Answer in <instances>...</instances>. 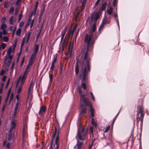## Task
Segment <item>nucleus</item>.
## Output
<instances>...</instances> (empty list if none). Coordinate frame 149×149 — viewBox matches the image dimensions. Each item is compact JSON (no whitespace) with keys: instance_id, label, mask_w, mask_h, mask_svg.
Listing matches in <instances>:
<instances>
[{"instance_id":"56","label":"nucleus","mask_w":149,"mask_h":149,"mask_svg":"<svg viewBox=\"0 0 149 149\" xmlns=\"http://www.w3.org/2000/svg\"><path fill=\"white\" fill-rule=\"evenodd\" d=\"M16 98L17 101H19V95H17L16 96Z\"/></svg>"},{"instance_id":"41","label":"nucleus","mask_w":149,"mask_h":149,"mask_svg":"<svg viewBox=\"0 0 149 149\" xmlns=\"http://www.w3.org/2000/svg\"><path fill=\"white\" fill-rule=\"evenodd\" d=\"M14 10V8L13 7H12L10 8L9 10V12L10 13H13Z\"/></svg>"},{"instance_id":"7","label":"nucleus","mask_w":149,"mask_h":149,"mask_svg":"<svg viewBox=\"0 0 149 149\" xmlns=\"http://www.w3.org/2000/svg\"><path fill=\"white\" fill-rule=\"evenodd\" d=\"M46 109V108L45 106L41 107L39 112V115L40 116H42V114L45 112Z\"/></svg>"},{"instance_id":"10","label":"nucleus","mask_w":149,"mask_h":149,"mask_svg":"<svg viewBox=\"0 0 149 149\" xmlns=\"http://www.w3.org/2000/svg\"><path fill=\"white\" fill-rule=\"evenodd\" d=\"M113 8L111 6H109L107 9V12L108 14L111 15L113 13Z\"/></svg>"},{"instance_id":"49","label":"nucleus","mask_w":149,"mask_h":149,"mask_svg":"<svg viewBox=\"0 0 149 149\" xmlns=\"http://www.w3.org/2000/svg\"><path fill=\"white\" fill-rule=\"evenodd\" d=\"M90 132L91 133H93V127H91L90 129Z\"/></svg>"},{"instance_id":"51","label":"nucleus","mask_w":149,"mask_h":149,"mask_svg":"<svg viewBox=\"0 0 149 149\" xmlns=\"http://www.w3.org/2000/svg\"><path fill=\"white\" fill-rule=\"evenodd\" d=\"M116 118V116L114 118L112 124L113 125Z\"/></svg>"},{"instance_id":"62","label":"nucleus","mask_w":149,"mask_h":149,"mask_svg":"<svg viewBox=\"0 0 149 149\" xmlns=\"http://www.w3.org/2000/svg\"><path fill=\"white\" fill-rule=\"evenodd\" d=\"M3 83L1 84V88H2H2L3 87Z\"/></svg>"},{"instance_id":"21","label":"nucleus","mask_w":149,"mask_h":149,"mask_svg":"<svg viewBox=\"0 0 149 149\" xmlns=\"http://www.w3.org/2000/svg\"><path fill=\"white\" fill-rule=\"evenodd\" d=\"M11 127L10 130V131L11 132L12 130L14 129L15 127V124L14 123V121H12L11 123Z\"/></svg>"},{"instance_id":"5","label":"nucleus","mask_w":149,"mask_h":149,"mask_svg":"<svg viewBox=\"0 0 149 149\" xmlns=\"http://www.w3.org/2000/svg\"><path fill=\"white\" fill-rule=\"evenodd\" d=\"M36 56V55L35 54H33L30 58L29 61L27 65L26 69V70H27V72H28V69L32 66L33 63L35 60V59Z\"/></svg>"},{"instance_id":"42","label":"nucleus","mask_w":149,"mask_h":149,"mask_svg":"<svg viewBox=\"0 0 149 149\" xmlns=\"http://www.w3.org/2000/svg\"><path fill=\"white\" fill-rule=\"evenodd\" d=\"M6 18L3 17L1 20V22L2 24H4L5 21H6Z\"/></svg>"},{"instance_id":"38","label":"nucleus","mask_w":149,"mask_h":149,"mask_svg":"<svg viewBox=\"0 0 149 149\" xmlns=\"http://www.w3.org/2000/svg\"><path fill=\"white\" fill-rule=\"evenodd\" d=\"M13 17L11 16L10 19V23L11 24L13 23Z\"/></svg>"},{"instance_id":"9","label":"nucleus","mask_w":149,"mask_h":149,"mask_svg":"<svg viewBox=\"0 0 149 149\" xmlns=\"http://www.w3.org/2000/svg\"><path fill=\"white\" fill-rule=\"evenodd\" d=\"M67 28L66 27H65L63 30L62 31L61 33V41L60 42L61 43L64 38V36L65 35V34L66 33V32Z\"/></svg>"},{"instance_id":"43","label":"nucleus","mask_w":149,"mask_h":149,"mask_svg":"<svg viewBox=\"0 0 149 149\" xmlns=\"http://www.w3.org/2000/svg\"><path fill=\"white\" fill-rule=\"evenodd\" d=\"M2 32V34L4 35H6L7 33V31L5 30H3V31Z\"/></svg>"},{"instance_id":"64","label":"nucleus","mask_w":149,"mask_h":149,"mask_svg":"<svg viewBox=\"0 0 149 149\" xmlns=\"http://www.w3.org/2000/svg\"><path fill=\"white\" fill-rule=\"evenodd\" d=\"M92 146H93V144H92L91 145H90L89 146V147L88 149H91L92 148Z\"/></svg>"},{"instance_id":"3","label":"nucleus","mask_w":149,"mask_h":149,"mask_svg":"<svg viewBox=\"0 0 149 149\" xmlns=\"http://www.w3.org/2000/svg\"><path fill=\"white\" fill-rule=\"evenodd\" d=\"M27 74V70H26L25 72L22 77H20L18 79L16 84V86H17L18 85L23 86L25 81Z\"/></svg>"},{"instance_id":"33","label":"nucleus","mask_w":149,"mask_h":149,"mask_svg":"<svg viewBox=\"0 0 149 149\" xmlns=\"http://www.w3.org/2000/svg\"><path fill=\"white\" fill-rule=\"evenodd\" d=\"M66 36H65V39H66ZM66 40L65 39L64 42H63V46H65V45H67L68 44V40H67V41H66L65 40Z\"/></svg>"},{"instance_id":"53","label":"nucleus","mask_w":149,"mask_h":149,"mask_svg":"<svg viewBox=\"0 0 149 149\" xmlns=\"http://www.w3.org/2000/svg\"><path fill=\"white\" fill-rule=\"evenodd\" d=\"M16 28L15 27L14 28V29H13V33L12 34V36H13V35L14 34L15 32V31H16Z\"/></svg>"},{"instance_id":"4","label":"nucleus","mask_w":149,"mask_h":149,"mask_svg":"<svg viewBox=\"0 0 149 149\" xmlns=\"http://www.w3.org/2000/svg\"><path fill=\"white\" fill-rule=\"evenodd\" d=\"M81 87L80 86L78 87V91L79 93L80 94V100L81 102H83L86 105H88L89 104V102L87 98L84 97L85 95L84 94H81L82 91L80 90Z\"/></svg>"},{"instance_id":"60","label":"nucleus","mask_w":149,"mask_h":149,"mask_svg":"<svg viewBox=\"0 0 149 149\" xmlns=\"http://www.w3.org/2000/svg\"><path fill=\"white\" fill-rule=\"evenodd\" d=\"M20 2H18V1L17 0L16 3V4L17 5H18L19 4V3Z\"/></svg>"},{"instance_id":"46","label":"nucleus","mask_w":149,"mask_h":149,"mask_svg":"<svg viewBox=\"0 0 149 149\" xmlns=\"http://www.w3.org/2000/svg\"><path fill=\"white\" fill-rule=\"evenodd\" d=\"M49 78L50 79V81H51L52 80L53 76L52 75L49 74Z\"/></svg>"},{"instance_id":"30","label":"nucleus","mask_w":149,"mask_h":149,"mask_svg":"<svg viewBox=\"0 0 149 149\" xmlns=\"http://www.w3.org/2000/svg\"><path fill=\"white\" fill-rule=\"evenodd\" d=\"M17 110H15L14 112V113L13 116V118L14 119H15L17 117Z\"/></svg>"},{"instance_id":"54","label":"nucleus","mask_w":149,"mask_h":149,"mask_svg":"<svg viewBox=\"0 0 149 149\" xmlns=\"http://www.w3.org/2000/svg\"><path fill=\"white\" fill-rule=\"evenodd\" d=\"M34 20L33 19V20L32 21V22L31 23V25H30V27L31 28H32V26H33V23L34 22Z\"/></svg>"},{"instance_id":"48","label":"nucleus","mask_w":149,"mask_h":149,"mask_svg":"<svg viewBox=\"0 0 149 149\" xmlns=\"http://www.w3.org/2000/svg\"><path fill=\"white\" fill-rule=\"evenodd\" d=\"M6 76H3L2 78V81H5V80H6Z\"/></svg>"},{"instance_id":"44","label":"nucleus","mask_w":149,"mask_h":149,"mask_svg":"<svg viewBox=\"0 0 149 149\" xmlns=\"http://www.w3.org/2000/svg\"><path fill=\"white\" fill-rule=\"evenodd\" d=\"M110 126H109L107 127L106 128L104 132H108V131L109 130V129H110Z\"/></svg>"},{"instance_id":"37","label":"nucleus","mask_w":149,"mask_h":149,"mask_svg":"<svg viewBox=\"0 0 149 149\" xmlns=\"http://www.w3.org/2000/svg\"><path fill=\"white\" fill-rule=\"evenodd\" d=\"M90 93L91 95L92 99L94 101H95V97H94V96L92 93V92H90Z\"/></svg>"},{"instance_id":"63","label":"nucleus","mask_w":149,"mask_h":149,"mask_svg":"<svg viewBox=\"0 0 149 149\" xmlns=\"http://www.w3.org/2000/svg\"><path fill=\"white\" fill-rule=\"evenodd\" d=\"M2 88H0V94H1L2 93Z\"/></svg>"},{"instance_id":"23","label":"nucleus","mask_w":149,"mask_h":149,"mask_svg":"<svg viewBox=\"0 0 149 149\" xmlns=\"http://www.w3.org/2000/svg\"><path fill=\"white\" fill-rule=\"evenodd\" d=\"M11 132L9 131L8 137V139L9 140H10L12 139L13 138V135L11 134Z\"/></svg>"},{"instance_id":"36","label":"nucleus","mask_w":149,"mask_h":149,"mask_svg":"<svg viewBox=\"0 0 149 149\" xmlns=\"http://www.w3.org/2000/svg\"><path fill=\"white\" fill-rule=\"evenodd\" d=\"M140 116L139 115L137 116L136 120L137 122V124L139 122L140 120Z\"/></svg>"},{"instance_id":"11","label":"nucleus","mask_w":149,"mask_h":149,"mask_svg":"<svg viewBox=\"0 0 149 149\" xmlns=\"http://www.w3.org/2000/svg\"><path fill=\"white\" fill-rule=\"evenodd\" d=\"M59 136L58 135L56 137V139L55 141V143L56 145L57 146L56 149H58L59 146Z\"/></svg>"},{"instance_id":"52","label":"nucleus","mask_w":149,"mask_h":149,"mask_svg":"<svg viewBox=\"0 0 149 149\" xmlns=\"http://www.w3.org/2000/svg\"><path fill=\"white\" fill-rule=\"evenodd\" d=\"M86 2H82V7H83V8L85 7Z\"/></svg>"},{"instance_id":"59","label":"nucleus","mask_w":149,"mask_h":149,"mask_svg":"<svg viewBox=\"0 0 149 149\" xmlns=\"http://www.w3.org/2000/svg\"><path fill=\"white\" fill-rule=\"evenodd\" d=\"M31 20L30 19H29V20L28 23H27L28 25H29V24H30V23L31 22Z\"/></svg>"},{"instance_id":"58","label":"nucleus","mask_w":149,"mask_h":149,"mask_svg":"<svg viewBox=\"0 0 149 149\" xmlns=\"http://www.w3.org/2000/svg\"><path fill=\"white\" fill-rule=\"evenodd\" d=\"M6 147L8 148H10V146H9V143H8L6 145Z\"/></svg>"},{"instance_id":"22","label":"nucleus","mask_w":149,"mask_h":149,"mask_svg":"<svg viewBox=\"0 0 149 149\" xmlns=\"http://www.w3.org/2000/svg\"><path fill=\"white\" fill-rule=\"evenodd\" d=\"M92 124L95 127H96L97 126V124L96 122L95 121V120L94 118H92L91 119Z\"/></svg>"},{"instance_id":"40","label":"nucleus","mask_w":149,"mask_h":149,"mask_svg":"<svg viewBox=\"0 0 149 149\" xmlns=\"http://www.w3.org/2000/svg\"><path fill=\"white\" fill-rule=\"evenodd\" d=\"M19 102L17 101V102L15 105V110H17V109L18 106L19 105Z\"/></svg>"},{"instance_id":"15","label":"nucleus","mask_w":149,"mask_h":149,"mask_svg":"<svg viewBox=\"0 0 149 149\" xmlns=\"http://www.w3.org/2000/svg\"><path fill=\"white\" fill-rule=\"evenodd\" d=\"M70 47L69 48V56L71 58L72 55V44H71L70 45Z\"/></svg>"},{"instance_id":"47","label":"nucleus","mask_w":149,"mask_h":149,"mask_svg":"<svg viewBox=\"0 0 149 149\" xmlns=\"http://www.w3.org/2000/svg\"><path fill=\"white\" fill-rule=\"evenodd\" d=\"M2 35V32L1 31H0V39L1 40H2L3 39Z\"/></svg>"},{"instance_id":"50","label":"nucleus","mask_w":149,"mask_h":149,"mask_svg":"<svg viewBox=\"0 0 149 149\" xmlns=\"http://www.w3.org/2000/svg\"><path fill=\"white\" fill-rule=\"evenodd\" d=\"M22 17V15L21 14H19V18H18V21L19 22L21 18V17Z\"/></svg>"},{"instance_id":"20","label":"nucleus","mask_w":149,"mask_h":149,"mask_svg":"<svg viewBox=\"0 0 149 149\" xmlns=\"http://www.w3.org/2000/svg\"><path fill=\"white\" fill-rule=\"evenodd\" d=\"M78 60H77L76 63V66L75 68V72L77 74H78L79 73V67L78 65Z\"/></svg>"},{"instance_id":"29","label":"nucleus","mask_w":149,"mask_h":149,"mask_svg":"<svg viewBox=\"0 0 149 149\" xmlns=\"http://www.w3.org/2000/svg\"><path fill=\"white\" fill-rule=\"evenodd\" d=\"M21 29H18L16 31V35L17 36H19L21 33Z\"/></svg>"},{"instance_id":"39","label":"nucleus","mask_w":149,"mask_h":149,"mask_svg":"<svg viewBox=\"0 0 149 149\" xmlns=\"http://www.w3.org/2000/svg\"><path fill=\"white\" fill-rule=\"evenodd\" d=\"M54 64L52 63L51 67L50 68V69L52 71H53L54 69Z\"/></svg>"},{"instance_id":"31","label":"nucleus","mask_w":149,"mask_h":149,"mask_svg":"<svg viewBox=\"0 0 149 149\" xmlns=\"http://www.w3.org/2000/svg\"><path fill=\"white\" fill-rule=\"evenodd\" d=\"M3 39L4 41L5 42H8L9 40V38L6 36H3Z\"/></svg>"},{"instance_id":"45","label":"nucleus","mask_w":149,"mask_h":149,"mask_svg":"<svg viewBox=\"0 0 149 149\" xmlns=\"http://www.w3.org/2000/svg\"><path fill=\"white\" fill-rule=\"evenodd\" d=\"M144 114H141V116H140V118H141V123H143V118Z\"/></svg>"},{"instance_id":"24","label":"nucleus","mask_w":149,"mask_h":149,"mask_svg":"<svg viewBox=\"0 0 149 149\" xmlns=\"http://www.w3.org/2000/svg\"><path fill=\"white\" fill-rule=\"evenodd\" d=\"M7 26L6 25L4 24H2L1 26V29L2 30H5Z\"/></svg>"},{"instance_id":"6","label":"nucleus","mask_w":149,"mask_h":149,"mask_svg":"<svg viewBox=\"0 0 149 149\" xmlns=\"http://www.w3.org/2000/svg\"><path fill=\"white\" fill-rule=\"evenodd\" d=\"M59 133V132L58 130V128L55 126V132H54V133L53 136V138L52 139V141L51 142V145L50 146H52V145H53V141H54L53 139L55 137V136L56 134L57 135V136L58 135L59 136V135H58Z\"/></svg>"},{"instance_id":"19","label":"nucleus","mask_w":149,"mask_h":149,"mask_svg":"<svg viewBox=\"0 0 149 149\" xmlns=\"http://www.w3.org/2000/svg\"><path fill=\"white\" fill-rule=\"evenodd\" d=\"M81 107L82 108V109L81 110V111L80 112L81 113H86V108H83V104H81L80 105Z\"/></svg>"},{"instance_id":"2","label":"nucleus","mask_w":149,"mask_h":149,"mask_svg":"<svg viewBox=\"0 0 149 149\" xmlns=\"http://www.w3.org/2000/svg\"><path fill=\"white\" fill-rule=\"evenodd\" d=\"M88 130L84 127L81 129L78 128L77 134L76 136L77 143L74 147V149H81L84 141L87 138Z\"/></svg>"},{"instance_id":"12","label":"nucleus","mask_w":149,"mask_h":149,"mask_svg":"<svg viewBox=\"0 0 149 149\" xmlns=\"http://www.w3.org/2000/svg\"><path fill=\"white\" fill-rule=\"evenodd\" d=\"M109 22H110L109 21V22H105L104 21H102V23L100 24V26L99 27V28L98 29L99 31L100 30H101L102 29L104 25L105 24H109Z\"/></svg>"},{"instance_id":"13","label":"nucleus","mask_w":149,"mask_h":149,"mask_svg":"<svg viewBox=\"0 0 149 149\" xmlns=\"http://www.w3.org/2000/svg\"><path fill=\"white\" fill-rule=\"evenodd\" d=\"M77 26V25H76L74 26L72 30L71 29L69 31V35H72V36H73L74 33L76 29Z\"/></svg>"},{"instance_id":"8","label":"nucleus","mask_w":149,"mask_h":149,"mask_svg":"<svg viewBox=\"0 0 149 149\" xmlns=\"http://www.w3.org/2000/svg\"><path fill=\"white\" fill-rule=\"evenodd\" d=\"M143 109L142 107H140L139 106H138L137 108V116L139 115L140 114V116H141V114H144L143 113Z\"/></svg>"},{"instance_id":"28","label":"nucleus","mask_w":149,"mask_h":149,"mask_svg":"<svg viewBox=\"0 0 149 149\" xmlns=\"http://www.w3.org/2000/svg\"><path fill=\"white\" fill-rule=\"evenodd\" d=\"M31 34V33L30 32H28V33L26 43H27L29 40Z\"/></svg>"},{"instance_id":"34","label":"nucleus","mask_w":149,"mask_h":149,"mask_svg":"<svg viewBox=\"0 0 149 149\" xmlns=\"http://www.w3.org/2000/svg\"><path fill=\"white\" fill-rule=\"evenodd\" d=\"M1 48L3 49H4L6 47V44L5 43H2L1 44Z\"/></svg>"},{"instance_id":"16","label":"nucleus","mask_w":149,"mask_h":149,"mask_svg":"<svg viewBox=\"0 0 149 149\" xmlns=\"http://www.w3.org/2000/svg\"><path fill=\"white\" fill-rule=\"evenodd\" d=\"M90 111L91 116L93 117H94V116L95 110L91 106L90 107Z\"/></svg>"},{"instance_id":"25","label":"nucleus","mask_w":149,"mask_h":149,"mask_svg":"<svg viewBox=\"0 0 149 149\" xmlns=\"http://www.w3.org/2000/svg\"><path fill=\"white\" fill-rule=\"evenodd\" d=\"M114 17L115 19H116V20L117 21L118 26V27H119V21L118 17L117 15L116 14H114Z\"/></svg>"},{"instance_id":"57","label":"nucleus","mask_w":149,"mask_h":149,"mask_svg":"<svg viewBox=\"0 0 149 149\" xmlns=\"http://www.w3.org/2000/svg\"><path fill=\"white\" fill-rule=\"evenodd\" d=\"M100 0H97V1H96V3H95V5L96 6H97V5L99 3V2H100Z\"/></svg>"},{"instance_id":"55","label":"nucleus","mask_w":149,"mask_h":149,"mask_svg":"<svg viewBox=\"0 0 149 149\" xmlns=\"http://www.w3.org/2000/svg\"><path fill=\"white\" fill-rule=\"evenodd\" d=\"M12 26H10V27L8 28V31H11L12 29Z\"/></svg>"},{"instance_id":"18","label":"nucleus","mask_w":149,"mask_h":149,"mask_svg":"<svg viewBox=\"0 0 149 149\" xmlns=\"http://www.w3.org/2000/svg\"><path fill=\"white\" fill-rule=\"evenodd\" d=\"M39 46L38 45H36L35 46V49L34 50V52L33 54H35L36 55V54L37 53L38 51Z\"/></svg>"},{"instance_id":"27","label":"nucleus","mask_w":149,"mask_h":149,"mask_svg":"<svg viewBox=\"0 0 149 149\" xmlns=\"http://www.w3.org/2000/svg\"><path fill=\"white\" fill-rule=\"evenodd\" d=\"M26 39V38L25 37H24L22 40V42L21 44V48H22L25 43V40Z\"/></svg>"},{"instance_id":"32","label":"nucleus","mask_w":149,"mask_h":149,"mask_svg":"<svg viewBox=\"0 0 149 149\" xmlns=\"http://www.w3.org/2000/svg\"><path fill=\"white\" fill-rule=\"evenodd\" d=\"M12 49L11 47H10L7 51V53L8 55H10L11 53Z\"/></svg>"},{"instance_id":"35","label":"nucleus","mask_w":149,"mask_h":149,"mask_svg":"<svg viewBox=\"0 0 149 149\" xmlns=\"http://www.w3.org/2000/svg\"><path fill=\"white\" fill-rule=\"evenodd\" d=\"M57 60V57L56 56V57L54 56L53 61L52 62V63L54 64V63L56 62Z\"/></svg>"},{"instance_id":"14","label":"nucleus","mask_w":149,"mask_h":149,"mask_svg":"<svg viewBox=\"0 0 149 149\" xmlns=\"http://www.w3.org/2000/svg\"><path fill=\"white\" fill-rule=\"evenodd\" d=\"M107 5V3L106 2L104 3L102 5L101 8L100 10L102 11H103L105 10L106 9V6Z\"/></svg>"},{"instance_id":"1","label":"nucleus","mask_w":149,"mask_h":149,"mask_svg":"<svg viewBox=\"0 0 149 149\" xmlns=\"http://www.w3.org/2000/svg\"><path fill=\"white\" fill-rule=\"evenodd\" d=\"M96 30V27H91L88 34H86L85 37L86 45L81 54L82 63L80 70V76H83L81 81V86L84 89L86 88V84L84 82L86 79L87 73L90 71L89 63L91 59L88 56L89 47L94 43V42L92 41V39Z\"/></svg>"},{"instance_id":"61","label":"nucleus","mask_w":149,"mask_h":149,"mask_svg":"<svg viewBox=\"0 0 149 149\" xmlns=\"http://www.w3.org/2000/svg\"><path fill=\"white\" fill-rule=\"evenodd\" d=\"M104 21L105 22H109V21H109H109H107V19H106L105 18V19H103V21Z\"/></svg>"},{"instance_id":"17","label":"nucleus","mask_w":149,"mask_h":149,"mask_svg":"<svg viewBox=\"0 0 149 149\" xmlns=\"http://www.w3.org/2000/svg\"><path fill=\"white\" fill-rule=\"evenodd\" d=\"M33 81H32L31 82V85L29 86V88L28 89V93H29L30 91L33 88Z\"/></svg>"},{"instance_id":"26","label":"nucleus","mask_w":149,"mask_h":149,"mask_svg":"<svg viewBox=\"0 0 149 149\" xmlns=\"http://www.w3.org/2000/svg\"><path fill=\"white\" fill-rule=\"evenodd\" d=\"M22 86L19 85L18 88L17 90V93L18 94H19L21 92L22 89Z\"/></svg>"}]
</instances>
